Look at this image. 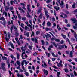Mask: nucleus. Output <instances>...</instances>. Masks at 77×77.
Instances as JSON below:
<instances>
[{"label": "nucleus", "instance_id": "obj_7", "mask_svg": "<svg viewBox=\"0 0 77 77\" xmlns=\"http://www.w3.org/2000/svg\"><path fill=\"white\" fill-rule=\"evenodd\" d=\"M27 9L28 10V11L27 12H29V13H30V12L32 11L31 9H30V8L29 6V5H27Z\"/></svg>", "mask_w": 77, "mask_h": 77}, {"label": "nucleus", "instance_id": "obj_42", "mask_svg": "<svg viewBox=\"0 0 77 77\" xmlns=\"http://www.w3.org/2000/svg\"><path fill=\"white\" fill-rule=\"evenodd\" d=\"M2 66H5V63H4L2 62L1 63Z\"/></svg>", "mask_w": 77, "mask_h": 77}, {"label": "nucleus", "instance_id": "obj_44", "mask_svg": "<svg viewBox=\"0 0 77 77\" xmlns=\"http://www.w3.org/2000/svg\"><path fill=\"white\" fill-rule=\"evenodd\" d=\"M73 29H74L75 30L77 29V26H73Z\"/></svg>", "mask_w": 77, "mask_h": 77}, {"label": "nucleus", "instance_id": "obj_23", "mask_svg": "<svg viewBox=\"0 0 77 77\" xmlns=\"http://www.w3.org/2000/svg\"><path fill=\"white\" fill-rule=\"evenodd\" d=\"M47 25L48 27L50 26H51V23H50V22L49 21L47 23Z\"/></svg>", "mask_w": 77, "mask_h": 77}, {"label": "nucleus", "instance_id": "obj_35", "mask_svg": "<svg viewBox=\"0 0 77 77\" xmlns=\"http://www.w3.org/2000/svg\"><path fill=\"white\" fill-rule=\"evenodd\" d=\"M61 14H62V15H63V16H64V18H66V17H67V16L66 15V14L63 13H61Z\"/></svg>", "mask_w": 77, "mask_h": 77}, {"label": "nucleus", "instance_id": "obj_38", "mask_svg": "<svg viewBox=\"0 0 77 77\" xmlns=\"http://www.w3.org/2000/svg\"><path fill=\"white\" fill-rule=\"evenodd\" d=\"M74 35L75 38H77V34L76 33H75V32H74Z\"/></svg>", "mask_w": 77, "mask_h": 77}, {"label": "nucleus", "instance_id": "obj_15", "mask_svg": "<svg viewBox=\"0 0 77 77\" xmlns=\"http://www.w3.org/2000/svg\"><path fill=\"white\" fill-rule=\"evenodd\" d=\"M51 54L54 57H57L58 56V55H57V54L56 55L54 54V52H52Z\"/></svg>", "mask_w": 77, "mask_h": 77}, {"label": "nucleus", "instance_id": "obj_2", "mask_svg": "<svg viewBox=\"0 0 77 77\" xmlns=\"http://www.w3.org/2000/svg\"><path fill=\"white\" fill-rule=\"evenodd\" d=\"M45 15L46 16V18L48 19V18H49L50 17V16L48 14V11H45Z\"/></svg>", "mask_w": 77, "mask_h": 77}, {"label": "nucleus", "instance_id": "obj_1", "mask_svg": "<svg viewBox=\"0 0 77 77\" xmlns=\"http://www.w3.org/2000/svg\"><path fill=\"white\" fill-rule=\"evenodd\" d=\"M25 47L22 46L20 48L22 50V51H26V50L27 49V47L26 45H25Z\"/></svg>", "mask_w": 77, "mask_h": 77}, {"label": "nucleus", "instance_id": "obj_26", "mask_svg": "<svg viewBox=\"0 0 77 77\" xmlns=\"http://www.w3.org/2000/svg\"><path fill=\"white\" fill-rule=\"evenodd\" d=\"M3 14L4 15H5V16L6 17H7L8 16V14L6 12H5V11H4L3 12Z\"/></svg>", "mask_w": 77, "mask_h": 77}, {"label": "nucleus", "instance_id": "obj_51", "mask_svg": "<svg viewBox=\"0 0 77 77\" xmlns=\"http://www.w3.org/2000/svg\"><path fill=\"white\" fill-rule=\"evenodd\" d=\"M26 17H23L22 18V20H23V21H25L26 20Z\"/></svg>", "mask_w": 77, "mask_h": 77}, {"label": "nucleus", "instance_id": "obj_30", "mask_svg": "<svg viewBox=\"0 0 77 77\" xmlns=\"http://www.w3.org/2000/svg\"><path fill=\"white\" fill-rule=\"evenodd\" d=\"M45 31H48V30H50V29L48 27H46L45 28Z\"/></svg>", "mask_w": 77, "mask_h": 77}, {"label": "nucleus", "instance_id": "obj_54", "mask_svg": "<svg viewBox=\"0 0 77 77\" xmlns=\"http://www.w3.org/2000/svg\"><path fill=\"white\" fill-rule=\"evenodd\" d=\"M65 71L66 72H68V69H65Z\"/></svg>", "mask_w": 77, "mask_h": 77}, {"label": "nucleus", "instance_id": "obj_4", "mask_svg": "<svg viewBox=\"0 0 77 77\" xmlns=\"http://www.w3.org/2000/svg\"><path fill=\"white\" fill-rule=\"evenodd\" d=\"M71 20L73 21V23H76L77 22V20L76 18H73L71 19Z\"/></svg>", "mask_w": 77, "mask_h": 77}, {"label": "nucleus", "instance_id": "obj_62", "mask_svg": "<svg viewBox=\"0 0 77 77\" xmlns=\"http://www.w3.org/2000/svg\"><path fill=\"white\" fill-rule=\"evenodd\" d=\"M66 60L71 62L72 61V60L71 59H69V60Z\"/></svg>", "mask_w": 77, "mask_h": 77}, {"label": "nucleus", "instance_id": "obj_49", "mask_svg": "<svg viewBox=\"0 0 77 77\" xmlns=\"http://www.w3.org/2000/svg\"><path fill=\"white\" fill-rule=\"evenodd\" d=\"M66 9H68L69 7H68V4H66Z\"/></svg>", "mask_w": 77, "mask_h": 77}, {"label": "nucleus", "instance_id": "obj_33", "mask_svg": "<svg viewBox=\"0 0 77 77\" xmlns=\"http://www.w3.org/2000/svg\"><path fill=\"white\" fill-rule=\"evenodd\" d=\"M41 10L39 9L37 11V14H39V13H41Z\"/></svg>", "mask_w": 77, "mask_h": 77}, {"label": "nucleus", "instance_id": "obj_57", "mask_svg": "<svg viewBox=\"0 0 77 77\" xmlns=\"http://www.w3.org/2000/svg\"><path fill=\"white\" fill-rule=\"evenodd\" d=\"M5 39L7 41H8L9 40V39L8 38V37H5Z\"/></svg>", "mask_w": 77, "mask_h": 77}, {"label": "nucleus", "instance_id": "obj_20", "mask_svg": "<svg viewBox=\"0 0 77 77\" xmlns=\"http://www.w3.org/2000/svg\"><path fill=\"white\" fill-rule=\"evenodd\" d=\"M64 3L63 2V1H62L61 2V3L60 4V6H61V8H63V6Z\"/></svg>", "mask_w": 77, "mask_h": 77}, {"label": "nucleus", "instance_id": "obj_18", "mask_svg": "<svg viewBox=\"0 0 77 77\" xmlns=\"http://www.w3.org/2000/svg\"><path fill=\"white\" fill-rule=\"evenodd\" d=\"M57 77H60V76L59 75H60V72H57Z\"/></svg>", "mask_w": 77, "mask_h": 77}, {"label": "nucleus", "instance_id": "obj_48", "mask_svg": "<svg viewBox=\"0 0 77 77\" xmlns=\"http://www.w3.org/2000/svg\"><path fill=\"white\" fill-rule=\"evenodd\" d=\"M21 27H22V28H23V29H24V27L23 26H24V24L22 23L20 25Z\"/></svg>", "mask_w": 77, "mask_h": 77}, {"label": "nucleus", "instance_id": "obj_22", "mask_svg": "<svg viewBox=\"0 0 77 77\" xmlns=\"http://www.w3.org/2000/svg\"><path fill=\"white\" fill-rule=\"evenodd\" d=\"M58 67H60L61 66V67H62L63 66V65H62V64H60V63H59L57 65Z\"/></svg>", "mask_w": 77, "mask_h": 77}, {"label": "nucleus", "instance_id": "obj_11", "mask_svg": "<svg viewBox=\"0 0 77 77\" xmlns=\"http://www.w3.org/2000/svg\"><path fill=\"white\" fill-rule=\"evenodd\" d=\"M69 56L70 57H73V53H72V51H71L70 52Z\"/></svg>", "mask_w": 77, "mask_h": 77}, {"label": "nucleus", "instance_id": "obj_28", "mask_svg": "<svg viewBox=\"0 0 77 77\" xmlns=\"http://www.w3.org/2000/svg\"><path fill=\"white\" fill-rule=\"evenodd\" d=\"M28 47L29 48V49H30V50H32V48H33V46L29 45L28 46Z\"/></svg>", "mask_w": 77, "mask_h": 77}, {"label": "nucleus", "instance_id": "obj_47", "mask_svg": "<svg viewBox=\"0 0 77 77\" xmlns=\"http://www.w3.org/2000/svg\"><path fill=\"white\" fill-rule=\"evenodd\" d=\"M25 74L26 75V76H29V73L28 72H26L25 73Z\"/></svg>", "mask_w": 77, "mask_h": 77}, {"label": "nucleus", "instance_id": "obj_14", "mask_svg": "<svg viewBox=\"0 0 77 77\" xmlns=\"http://www.w3.org/2000/svg\"><path fill=\"white\" fill-rule=\"evenodd\" d=\"M10 57H11V58H12V59H14V60H16V59H16V58L13 55L11 54Z\"/></svg>", "mask_w": 77, "mask_h": 77}, {"label": "nucleus", "instance_id": "obj_43", "mask_svg": "<svg viewBox=\"0 0 77 77\" xmlns=\"http://www.w3.org/2000/svg\"><path fill=\"white\" fill-rule=\"evenodd\" d=\"M14 2V1H13L12 0L10 2V3L11 5H13V3Z\"/></svg>", "mask_w": 77, "mask_h": 77}, {"label": "nucleus", "instance_id": "obj_12", "mask_svg": "<svg viewBox=\"0 0 77 77\" xmlns=\"http://www.w3.org/2000/svg\"><path fill=\"white\" fill-rule=\"evenodd\" d=\"M45 36L46 38H51V35H50V34H47V35H45Z\"/></svg>", "mask_w": 77, "mask_h": 77}, {"label": "nucleus", "instance_id": "obj_8", "mask_svg": "<svg viewBox=\"0 0 77 77\" xmlns=\"http://www.w3.org/2000/svg\"><path fill=\"white\" fill-rule=\"evenodd\" d=\"M27 15H26V17H28V18H31V17H32V16H31L30 14H30L29 12H27Z\"/></svg>", "mask_w": 77, "mask_h": 77}, {"label": "nucleus", "instance_id": "obj_29", "mask_svg": "<svg viewBox=\"0 0 77 77\" xmlns=\"http://www.w3.org/2000/svg\"><path fill=\"white\" fill-rule=\"evenodd\" d=\"M1 67L3 69V70L4 71H6V68L5 67L3 66H1Z\"/></svg>", "mask_w": 77, "mask_h": 77}, {"label": "nucleus", "instance_id": "obj_17", "mask_svg": "<svg viewBox=\"0 0 77 77\" xmlns=\"http://www.w3.org/2000/svg\"><path fill=\"white\" fill-rule=\"evenodd\" d=\"M9 7L7 6H5V9L6 11H8L9 10Z\"/></svg>", "mask_w": 77, "mask_h": 77}, {"label": "nucleus", "instance_id": "obj_56", "mask_svg": "<svg viewBox=\"0 0 77 77\" xmlns=\"http://www.w3.org/2000/svg\"><path fill=\"white\" fill-rule=\"evenodd\" d=\"M56 23H54L53 24V27H56Z\"/></svg>", "mask_w": 77, "mask_h": 77}, {"label": "nucleus", "instance_id": "obj_21", "mask_svg": "<svg viewBox=\"0 0 77 77\" xmlns=\"http://www.w3.org/2000/svg\"><path fill=\"white\" fill-rule=\"evenodd\" d=\"M2 59H3L4 60H7V58L5 56H4V57L2 56Z\"/></svg>", "mask_w": 77, "mask_h": 77}, {"label": "nucleus", "instance_id": "obj_24", "mask_svg": "<svg viewBox=\"0 0 77 77\" xmlns=\"http://www.w3.org/2000/svg\"><path fill=\"white\" fill-rule=\"evenodd\" d=\"M14 35L16 36V37H17V36H19V33L17 32H16Z\"/></svg>", "mask_w": 77, "mask_h": 77}, {"label": "nucleus", "instance_id": "obj_37", "mask_svg": "<svg viewBox=\"0 0 77 77\" xmlns=\"http://www.w3.org/2000/svg\"><path fill=\"white\" fill-rule=\"evenodd\" d=\"M54 40L56 42H60V39L57 38L54 39Z\"/></svg>", "mask_w": 77, "mask_h": 77}, {"label": "nucleus", "instance_id": "obj_13", "mask_svg": "<svg viewBox=\"0 0 77 77\" xmlns=\"http://www.w3.org/2000/svg\"><path fill=\"white\" fill-rule=\"evenodd\" d=\"M51 43H52V44L54 45V46L56 48H57V44H56L55 42H51Z\"/></svg>", "mask_w": 77, "mask_h": 77}, {"label": "nucleus", "instance_id": "obj_10", "mask_svg": "<svg viewBox=\"0 0 77 77\" xmlns=\"http://www.w3.org/2000/svg\"><path fill=\"white\" fill-rule=\"evenodd\" d=\"M43 72H44V74L46 75H46H47L48 74V71L47 70L44 69L43 70Z\"/></svg>", "mask_w": 77, "mask_h": 77}, {"label": "nucleus", "instance_id": "obj_45", "mask_svg": "<svg viewBox=\"0 0 77 77\" xmlns=\"http://www.w3.org/2000/svg\"><path fill=\"white\" fill-rule=\"evenodd\" d=\"M74 74L75 75V76H77V74L75 72V71H74Z\"/></svg>", "mask_w": 77, "mask_h": 77}, {"label": "nucleus", "instance_id": "obj_9", "mask_svg": "<svg viewBox=\"0 0 77 77\" xmlns=\"http://www.w3.org/2000/svg\"><path fill=\"white\" fill-rule=\"evenodd\" d=\"M22 51V54H21V56H22V59H25V58H24V55H23V54H26V53H25V51Z\"/></svg>", "mask_w": 77, "mask_h": 77}, {"label": "nucleus", "instance_id": "obj_25", "mask_svg": "<svg viewBox=\"0 0 77 77\" xmlns=\"http://www.w3.org/2000/svg\"><path fill=\"white\" fill-rule=\"evenodd\" d=\"M10 45L12 48H13V49H14L15 47H14V46L12 43L10 42Z\"/></svg>", "mask_w": 77, "mask_h": 77}, {"label": "nucleus", "instance_id": "obj_59", "mask_svg": "<svg viewBox=\"0 0 77 77\" xmlns=\"http://www.w3.org/2000/svg\"><path fill=\"white\" fill-rule=\"evenodd\" d=\"M18 18L19 19H21V16L20 15V14H18Z\"/></svg>", "mask_w": 77, "mask_h": 77}, {"label": "nucleus", "instance_id": "obj_5", "mask_svg": "<svg viewBox=\"0 0 77 77\" xmlns=\"http://www.w3.org/2000/svg\"><path fill=\"white\" fill-rule=\"evenodd\" d=\"M24 34L25 36H27V37H29V32H27L26 31H25L24 32Z\"/></svg>", "mask_w": 77, "mask_h": 77}, {"label": "nucleus", "instance_id": "obj_16", "mask_svg": "<svg viewBox=\"0 0 77 77\" xmlns=\"http://www.w3.org/2000/svg\"><path fill=\"white\" fill-rule=\"evenodd\" d=\"M23 62H24L25 65H27L29 63V61H26V60H23Z\"/></svg>", "mask_w": 77, "mask_h": 77}, {"label": "nucleus", "instance_id": "obj_19", "mask_svg": "<svg viewBox=\"0 0 77 77\" xmlns=\"http://www.w3.org/2000/svg\"><path fill=\"white\" fill-rule=\"evenodd\" d=\"M61 35L62 36V37H63V39H66V35H63V34L62 33L61 34Z\"/></svg>", "mask_w": 77, "mask_h": 77}, {"label": "nucleus", "instance_id": "obj_53", "mask_svg": "<svg viewBox=\"0 0 77 77\" xmlns=\"http://www.w3.org/2000/svg\"><path fill=\"white\" fill-rule=\"evenodd\" d=\"M34 34H35V33H34V32L33 31L32 33V34H31V37H33V36H34Z\"/></svg>", "mask_w": 77, "mask_h": 77}, {"label": "nucleus", "instance_id": "obj_50", "mask_svg": "<svg viewBox=\"0 0 77 77\" xmlns=\"http://www.w3.org/2000/svg\"><path fill=\"white\" fill-rule=\"evenodd\" d=\"M16 68L17 69H19V70H20L21 69V68L19 66H17L16 67Z\"/></svg>", "mask_w": 77, "mask_h": 77}, {"label": "nucleus", "instance_id": "obj_31", "mask_svg": "<svg viewBox=\"0 0 77 77\" xmlns=\"http://www.w3.org/2000/svg\"><path fill=\"white\" fill-rule=\"evenodd\" d=\"M17 65H18L19 66H20V64L21 63V62L19 61H17Z\"/></svg>", "mask_w": 77, "mask_h": 77}, {"label": "nucleus", "instance_id": "obj_60", "mask_svg": "<svg viewBox=\"0 0 77 77\" xmlns=\"http://www.w3.org/2000/svg\"><path fill=\"white\" fill-rule=\"evenodd\" d=\"M46 2L47 3H49L50 2V0H47L46 1Z\"/></svg>", "mask_w": 77, "mask_h": 77}, {"label": "nucleus", "instance_id": "obj_40", "mask_svg": "<svg viewBox=\"0 0 77 77\" xmlns=\"http://www.w3.org/2000/svg\"><path fill=\"white\" fill-rule=\"evenodd\" d=\"M42 13H41L39 17V18H42Z\"/></svg>", "mask_w": 77, "mask_h": 77}, {"label": "nucleus", "instance_id": "obj_58", "mask_svg": "<svg viewBox=\"0 0 77 77\" xmlns=\"http://www.w3.org/2000/svg\"><path fill=\"white\" fill-rule=\"evenodd\" d=\"M71 26V25H70V24H68L67 25V27H70Z\"/></svg>", "mask_w": 77, "mask_h": 77}, {"label": "nucleus", "instance_id": "obj_64", "mask_svg": "<svg viewBox=\"0 0 77 77\" xmlns=\"http://www.w3.org/2000/svg\"><path fill=\"white\" fill-rule=\"evenodd\" d=\"M49 48H53V46L52 45H51L50 46H49Z\"/></svg>", "mask_w": 77, "mask_h": 77}, {"label": "nucleus", "instance_id": "obj_36", "mask_svg": "<svg viewBox=\"0 0 77 77\" xmlns=\"http://www.w3.org/2000/svg\"><path fill=\"white\" fill-rule=\"evenodd\" d=\"M0 20H2V21H5V18H4V17H2L1 18H0Z\"/></svg>", "mask_w": 77, "mask_h": 77}, {"label": "nucleus", "instance_id": "obj_52", "mask_svg": "<svg viewBox=\"0 0 77 77\" xmlns=\"http://www.w3.org/2000/svg\"><path fill=\"white\" fill-rule=\"evenodd\" d=\"M40 33V32L39 31H37L36 32V34L38 35H39Z\"/></svg>", "mask_w": 77, "mask_h": 77}, {"label": "nucleus", "instance_id": "obj_61", "mask_svg": "<svg viewBox=\"0 0 77 77\" xmlns=\"http://www.w3.org/2000/svg\"><path fill=\"white\" fill-rule=\"evenodd\" d=\"M20 38L21 39H23V36H22V35H21L20 36Z\"/></svg>", "mask_w": 77, "mask_h": 77}, {"label": "nucleus", "instance_id": "obj_32", "mask_svg": "<svg viewBox=\"0 0 77 77\" xmlns=\"http://www.w3.org/2000/svg\"><path fill=\"white\" fill-rule=\"evenodd\" d=\"M17 57L18 59H19V57H20V55L18 53H16Z\"/></svg>", "mask_w": 77, "mask_h": 77}, {"label": "nucleus", "instance_id": "obj_55", "mask_svg": "<svg viewBox=\"0 0 77 77\" xmlns=\"http://www.w3.org/2000/svg\"><path fill=\"white\" fill-rule=\"evenodd\" d=\"M25 23H26V24H27V26H29V22H25Z\"/></svg>", "mask_w": 77, "mask_h": 77}, {"label": "nucleus", "instance_id": "obj_27", "mask_svg": "<svg viewBox=\"0 0 77 77\" xmlns=\"http://www.w3.org/2000/svg\"><path fill=\"white\" fill-rule=\"evenodd\" d=\"M3 21V23L2 24H3V25H4V27H6V26H5V25H6V21L5 20H4Z\"/></svg>", "mask_w": 77, "mask_h": 77}, {"label": "nucleus", "instance_id": "obj_39", "mask_svg": "<svg viewBox=\"0 0 77 77\" xmlns=\"http://www.w3.org/2000/svg\"><path fill=\"white\" fill-rule=\"evenodd\" d=\"M41 42H42V45H44V43H45L44 41V40H41Z\"/></svg>", "mask_w": 77, "mask_h": 77}, {"label": "nucleus", "instance_id": "obj_6", "mask_svg": "<svg viewBox=\"0 0 77 77\" xmlns=\"http://www.w3.org/2000/svg\"><path fill=\"white\" fill-rule=\"evenodd\" d=\"M64 48V45H60L58 47L59 50H62L63 48Z\"/></svg>", "mask_w": 77, "mask_h": 77}, {"label": "nucleus", "instance_id": "obj_3", "mask_svg": "<svg viewBox=\"0 0 77 77\" xmlns=\"http://www.w3.org/2000/svg\"><path fill=\"white\" fill-rule=\"evenodd\" d=\"M43 63H44V65L43 64H42V66L44 68H47V65L44 62V61H42Z\"/></svg>", "mask_w": 77, "mask_h": 77}, {"label": "nucleus", "instance_id": "obj_34", "mask_svg": "<svg viewBox=\"0 0 77 77\" xmlns=\"http://www.w3.org/2000/svg\"><path fill=\"white\" fill-rule=\"evenodd\" d=\"M72 7L73 8H75V3H74L72 6Z\"/></svg>", "mask_w": 77, "mask_h": 77}, {"label": "nucleus", "instance_id": "obj_63", "mask_svg": "<svg viewBox=\"0 0 77 77\" xmlns=\"http://www.w3.org/2000/svg\"><path fill=\"white\" fill-rule=\"evenodd\" d=\"M64 42V41H63V40H62L61 41L60 43L62 44H63Z\"/></svg>", "mask_w": 77, "mask_h": 77}, {"label": "nucleus", "instance_id": "obj_41", "mask_svg": "<svg viewBox=\"0 0 77 77\" xmlns=\"http://www.w3.org/2000/svg\"><path fill=\"white\" fill-rule=\"evenodd\" d=\"M55 8L57 11H58V10H59V7H55Z\"/></svg>", "mask_w": 77, "mask_h": 77}, {"label": "nucleus", "instance_id": "obj_46", "mask_svg": "<svg viewBox=\"0 0 77 77\" xmlns=\"http://www.w3.org/2000/svg\"><path fill=\"white\" fill-rule=\"evenodd\" d=\"M14 9V8L13 7H11L10 8V11H12Z\"/></svg>", "mask_w": 77, "mask_h": 77}]
</instances>
